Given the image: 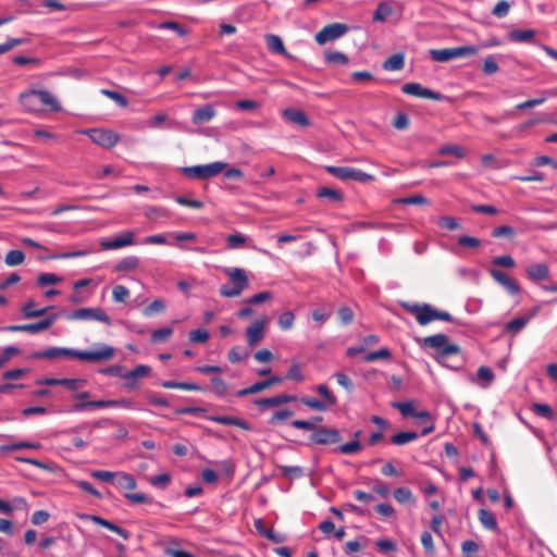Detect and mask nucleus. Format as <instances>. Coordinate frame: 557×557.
<instances>
[{"instance_id": "obj_1", "label": "nucleus", "mask_w": 557, "mask_h": 557, "mask_svg": "<svg viewBox=\"0 0 557 557\" xmlns=\"http://www.w3.org/2000/svg\"><path fill=\"white\" fill-rule=\"evenodd\" d=\"M115 350L107 344H99L94 351H81L65 347H51L46 350L35 351L32 355L34 359H58V358H76L82 361L101 362L113 358Z\"/></svg>"}, {"instance_id": "obj_2", "label": "nucleus", "mask_w": 557, "mask_h": 557, "mask_svg": "<svg viewBox=\"0 0 557 557\" xmlns=\"http://www.w3.org/2000/svg\"><path fill=\"white\" fill-rule=\"evenodd\" d=\"M420 345L424 348L435 349L436 361L445 367L458 369L463 363L460 346L450 343L445 334L440 333L426 336L420 341Z\"/></svg>"}, {"instance_id": "obj_3", "label": "nucleus", "mask_w": 557, "mask_h": 557, "mask_svg": "<svg viewBox=\"0 0 557 557\" xmlns=\"http://www.w3.org/2000/svg\"><path fill=\"white\" fill-rule=\"evenodd\" d=\"M22 106L30 112H39L45 107L51 111H60L61 106L53 95L48 90H28L20 95Z\"/></svg>"}, {"instance_id": "obj_4", "label": "nucleus", "mask_w": 557, "mask_h": 557, "mask_svg": "<svg viewBox=\"0 0 557 557\" xmlns=\"http://www.w3.org/2000/svg\"><path fill=\"white\" fill-rule=\"evenodd\" d=\"M400 306L407 312L413 314L417 322L422 326L428 325L435 320H442L446 322H451L454 320L453 315L449 312L437 310L429 304H412L408 301H403L400 302Z\"/></svg>"}, {"instance_id": "obj_5", "label": "nucleus", "mask_w": 557, "mask_h": 557, "mask_svg": "<svg viewBox=\"0 0 557 557\" xmlns=\"http://www.w3.org/2000/svg\"><path fill=\"white\" fill-rule=\"evenodd\" d=\"M223 272L230 278L232 285L223 284L220 287V295L225 298L240 296L249 285L247 272L240 268H225Z\"/></svg>"}, {"instance_id": "obj_6", "label": "nucleus", "mask_w": 557, "mask_h": 557, "mask_svg": "<svg viewBox=\"0 0 557 557\" xmlns=\"http://www.w3.org/2000/svg\"><path fill=\"white\" fill-rule=\"evenodd\" d=\"M478 52L479 48L476 46L469 45L444 49H431L430 57L435 62H448L453 59L473 55Z\"/></svg>"}, {"instance_id": "obj_7", "label": "nucleus", "mask_w": 557, "mask_h": 557, "mask_svg": "<svg viewBox=\"0 0 557 557\" xmlns=\"http://www.w3.org/2000/svg\"><path fill=\"white\" fill-rule=\"evenodd\" d=\"M325 171L341 181L369 183L375 180L374 175L350 166L327 165Z\"/></svg>"}, {"instance_id": "obj_8", "label": "nucleus", "mask_w": 557, "mask_h": 557, "mask_svg": "<svg viewBox=\"0 0 557 557\" xmlns=\"http://www.w3.org/2000/svg\"><path fill=\"white\" fill-rule=\"evenodd\" d=\"M226 165L225 162L216 161L205 165L186 166L182 171L188 177L207 180L223 172Z\"/></svg>"}, {"instance_id": "obj_9", "label": "nucleus", "mask_w": 557, "mask_h": 557, "mask_svg": "<svg viewBox=\"0 0 557 557\" xmlns=\"http://www.w3.org/2000/svg\"><path fill=\"white\" fill-rule=\"evenodd\" d=\"M83 134H86L94 144L104 149L114 147L120 140V135L116 132L107 128H90L83 131Z\"/></svg>"}, {"instance_id": "obj_10", "label": "nucleus", "mask_w": 557, "mask_h": 557, "mask_svg": "<svg viewBox=\"0 0 557 557\" xmlns=\"http://www.w3.org/2000/svg\"><path fill=\"white\" fill-rule=\"evenodd\" d=\"M69 320L99 321L106 324L111 323L110 317L99 307L79 308L67 315Z\"/></svg>"}, {"instance_id": "obj_11", "label": "nucleus", "mask_w": 557, "mask_h": 557, "mask_svg": "<svg viewBox=\"0 0 557 557\" xmlns=\"http://www.w3.org/2000/svg\"><path fill=\"white\" fill-rule=\"evenodd\" d=\"M309 440L315 445H333L342 441V435L337 429L318 426L310 434Z\"/></svg>"}, {"instance_id": "obj_12", "label": "nucleus", "mask_w": 557, "mask_h": 557, "mask_svg": "<svg viewBox=\"0 0 557 557\" xmlns=\"http://www.w3.org/2000/svg\"><path fill=\"white\" fill-rule=\"evenodd\" d=\"M58 313H53L41 321L29 324H17V325H8L2 327V331L7 332H27L32 334L39 333L41 331L48 330L57 320Z\"/></svg>"}, {"instance_id": "obj_13", "label": "nucleus", "mask_w": 557, "mask_h": 557, "mask_svg": "<svg viewBox=\"0 0 557 557\" xmlns=\"http://www.w3.org/2000/svg\"><path fill=\"white\" fill-rule=\"evenodd\" d=\"M348 32V26L343 23H332L324 26L315 34V41L319 45H324L327 41L335 40Z\"/></svg>"}, {"instance_id": "obj_14", "label": "nucleus", "mask_w": 557, "mask_h": 557, "mask_svg": "<svg viewBox=\"0 0 557 557\" xmlns=\"http://www.w3.org/2000/svg\"><path fill=\"white\" fill-rule=\"evenodd\" d=\"M401 91L409 96L431 99L434 101H441L444 98L442 94L425 88L419 83H406L405 85H403Z\"/></svg>"}, {"instance_id": "obj_15", "label": "nucleus", "mask_w": 557, "mask_h": 557, "mask_svg": "<svg viewBox=\"0 0 557 557\" xmlns=\"http://www.w3.org/2000/svg\"><path fill=\"white\" fill-rule=\"evenodd\" d=\"M488 273L498 284H500L506 289L509 295L515 296L520 293L521 288L517 281L508 276L505 272L497 269H490Z\"/></svg>"}, {"instance_id": "obj_16", "label": "nucleus", "mask_w": 557, "mask_h": 557, "mask_svg": "<svg viewBox=\"0 0 557 557\" xmlns=\"http://www.w3.org/2000/svg\"><path fill=\"white\" fill-rule=\"evenodd\" d=\"M268 322L265 317L256 320L251 325L246 329V338L250 347L256 346L264 337V326Z\"/></svg>"}, {"instance_id": "obj_17", "label": "nucleus", "mask_w": 557, "mask_h": 557, "mask_svg": "<svg viewBox=\"0 0 557 557\" xmlns=\"http://www.w3.org/2000/svg\"><path fill=\"white\" fill-rule=\"evenodd\" d=\"M135 243V233L127 231L124 234L114 237L111 240H102L100 246L106 250L120 249L126 246H131Z\"/></svg>"}, {"instance_id": "obj_18", "label": "nucleus", "mask_w": 557, "mask_h": 557, "mask_svg": "<svg viewBox=\"0 0 557 557\" xmlns=\"http://www.w3.org/2000/svg\"><path fill=\"white\" fill-rule=\"evenodd\" d=\"M83 519H87L91 522H94L95 524H98L100 527H103L114 533H116L117 535H120L121 537H123L124 540H128L129 539V533L125 530V529H122L120 528L119 525H116L115 523L100 517V516H96V515H83L82 516Z\"/></svg>"}, {"instance_id": "obj_19", "label": "nucleus", "mask_w": 557, "mask_h": 557, "mask_svg": "<svg viewBox=\"0 0 557 557\" xmlns=\"http://www.w3.org/2000/svg\"><path fill=\"white\" fill-rule=\"evenodd\" d=\"M215 115L216 110L212 104H203L194 111L191 122L195 125H201L213 120Z\"/></svg>"}, {"instance_id": "obj_20", "label": "nucleus", "mask_w": 557, "mask_h": 557, "mask_svg": "<svg viewBox=\"0 0 557 557\" xmlns=\"http://www.w3.org/2000/svg\"><path fill=\"white\" fill-rule=\"evenodd\" d=\"M264 40L268 49L271 52L284 55L287 59H294V57L290 53H288V51L285 49L283 40L280 36L274 34H267L264 36Z\"/></svg>"}, {"instance_id": "obj_21", "label": "nucleus", "mask_w": 557, "mask_h": 557, "mask_svg": "<svg viewBox=\"0 0 557 557\" xmlns=\"http://www.w3.org/2000/svg\"><path fill=\"white\" fill-rule=\"evenodd\" d=\"M255 528L261 536L273 543H283L286 539L285 534L275 532L272 528H268L262 519H257L255 521Z\"/></svg>"}, {"instance_id": "obj_22", "label": "nucleus", "mask_w": 557, "mask_h": 557, "mask_svg": "<svg viewBox=\"0 0 557 557\" xmlns=\"http://www.w3.org/2000/svg\"><path fill=\"white\" fill-rule=\"evenodd\" d=\"M296 400H297V397L294 395L282 394V395H277L274 397L257 399V400H255V405L260 408H270V407L280 406L283 404L294 403Z\"/></svg>"}, {"instance_id": "obj_23", "label": "nucleus", "mask_w": 557, "mask_h": 557, "mask_svg": "<svg viewBox=\"0 0 557 557\" xmlns=\"http://www.w3.org/2000/svg\"><path fill=\"white\" fill-rule=\"evenodd\" d=\"M208 420L225 425H234L243 430H250V425L243 419L228 416H209Z\"/></svg>"}, {"instance_id": "obj_24", "label": "nucleus", "mask_w": 557, "mask_h": 557, "mask_svg": "<svg viewBox=\"0 0 557 557\" xmlns=\"http://www.w3.org/2000/svg\"><path fill=\"white\" fill-rule=\"evenodd\" d=\"M283 116L290 123H294V124H297L300 126H308L310 124L308 116L301 110H296L293 108L285 109L283 111Z\"/></svg>"}, {"instance_id": "obj_25", "label": "nucleus", "mask_w": 557, "mask_h": 557, "mask_svg": "<svg viewBox=\"0 0 557 557\" xmlns=\"http://www.w3.org/2000/svg\"><path fill=\"white\" fill-rule=\"evenodd\" d=\"M549 274V269L545 263L532 264L527 268V275L531 281L539 282L546 278Z\"/></svg>"}, {"instance_id": "obj_26", "label": "nucleus", "mask_w": 557, "mask_h": 557, "mask_svg": "<svg viewBox=\"0 0 557 557\" xmlns=\"http://www.w3.org/2000/svg\"><path fill=\"white\" fill-rule=\"evenodd\" d=\"M405 66V54L401 52L388 57L382 64L385 71H400Z\"/></svg>"}, {"instance_id": "obj_27", "label": "nucleus", "mask_w": 557, "mask_h": 557, "mask_svg": "<svg viewBox=\"0 0 557 557\" xmlns=\"http://www.w3.org/2000/svg\"><path fill=\"white\" fill-rule=\"evenodd\" d=\"M140 264V260L136 256H128L120 260L114 265L115 272H131L135 271Z\"/></svg>"}, {"instance_id": "obj_28", "label": "nucleus", "mask_w": 557, "mask_h": 557, "mask_svg": "<svg viewBox=\"0 0 557 557\" xmlns=\"http://www.w3.org/2000/svg\"><path fill=\"white\" fill-rule=\"evenodd\" d=\"M34 307H35V301L33 299H29L28 301H26L23 305L22 313L26 319L42 317L50 309V307H45L41 309H35Z\"/></svg>"}, {"instance_id": "obj_29", "label": "nucleus", "mask_w": 557, "mask_h": 557, "mask_svg": "<svg viewBox=\"0 0 557 557\" xmlns=\"http://www.w3.org/2000/svg\"><path fill=\"white\" fill-rule=\"evenodd\" d=\"M478 518L482 525L487 530H496L497 521L493 512L487 509L481 508L478 512Z\"/></svg>"}, {"instance_id": "obj_30", "label": "nucleus", "mask_w": 557, "mask_h": 557, "mask_svg": "<svg viewBox=\"0 0 557 557\" xmlns=\"http://www.w3.org/2000/svg\"><path fill=\"white\" fill-rule=\"evenodd\" d=\"M535 37L533 29H515L509 33V39L516 42H529Z\"/></svg>"}, {"instance_id": "obj_31", "label": "nucleus", "mask_w": 557, "mask_h": 557, "mask_svg": "<svg viewBox=\"0 0 557 557\" xmlns=\"http://www.w3.org/2000/svg\"><path fill=\"white\" fill-rule=\"evenodd\" d=\"M394 498L400 504H413L416 503V497L410 488L408 487H397L393 492Z\"/></svg>"}, {"instance_id": "obj_32", "label": "nucleus", "mask_w": 557, "mask_h": 557, "mask_svg": "<svg viewBox=\"0 0 557 557\" xmlns=\"http://www.w3.org/2000/svg\"><path fill=\"white\" fill-rule=\"evenodd\" d=\"M114 484L125 490H135L137 486L135 478L132 474L125 472L116 473Z\"/></svg>"}, {"instance_id": "obj_33", "label": "nucleus", "mask_w": 557, "mask_h": 557, "mask_svg": "<svg viewBox=\"0 0 557 557\" xmlns=\"http://www.w3.org/2000/svg\"><path fill=\"white\" fill-rule=\"evenodd\" d=\"M161 386L169 389L202 391L201 386L186 382L163 381Z\"/></svg>"}, {"instance_id": "obj_34", "label": "nucleus", "mask_w": 557, "mask_h": 557, "mask_svg": "<svg viewBox=\"0 0 557 557\" xmlns=\"http://www.w3.org/2000/svg\"><path fill=\"white\" fill-rule=\"evenodd\" d=\"M115 404L112 401V399L109 400H91V401H85L79 403L74 406V409L76 411H82L86 408H108V407H114Z\"/></svg>"}, {"instance_id": "obj_35", "label": "nucleus", "mask_w": 557, "mask_h": 557, "mask_svg": "<svg viewBox=\"0 0 557 557\" xmlns=\"http://www.w3.org/2000/svg\"><path fill=\"white\" fill-rule=\"evenodd\" d=\"M530 321V317H519V318H516L511 321H509L506 326H505V331L507 333H512V334H517L519 333L522 329L525 327V325L529 323Z\"/></svg>"}, {"instance_id": "obj_36", "label": "nucleus", "mask_w": 557, "mask_h": 557, "mask_svg": "<svg viewBox=\"0 0 557 557\" xmlns=\"http://www.w3.org/2000/svg\"><path fill=\"white\" fill-rule=\"evenodd\" d=\"M417 432H399L391 437V443L403 446L418 438Z\"/></svg>"}, {"instance_id": "obj_37", "label": "nucleus", "mask_w": 557, "mask_h": 557, "mask_svg": "<svg viewBox=\"0 0 557 557\" xmlns=\"http://www.w3.org/2000/svg\"><path fill=\"white\" fill-rule=\"evenodd\" d=\"M150 371H151V368L149 366L139 364L136 368H134L133 370L124 373L122 375V379L136 381L137 379L148 375L150 373Z\"/></svg>"}, {"instance_id": "obj_38", "label": "nucleus", "mask_w": 557, "mask_h": 557, "mask_svg": "<svg viewBox=\"0 0 557 557\" xmlns=\"http://www.w3.org/2000/svg\"><path fill=\"white\" fill-rule=\"evenodd\" d=\"M438 153L442 156L451 154L456 158L462 159L466 157L467 151L462 146L459 145H444L440 147Z\"/></svg>"}, {"instance_id": "obj_39", "label": "nucleus", "mask_w": 557, "mask_h": 557, "mask_svg": "<svg viewBox=\"0 0 557 557\" xmlns=\"http://www.w3.org/2000/svg\"><path fill=\"white\" fill-rule=\"evenodd\" d=\"M392 13L393 9L387 2H380L373 13V21L385 22Z\"/></svg>"}, {"instance_id": "obj_40", "label": "nucleus", "mask_w": 557, "mask_h": 557, "mask_svg": "<svg viewBox=\"0 0 557 557\" xmlns=\"http://www.w3.org/2000/svg\"><path fill=\"white\" fill-rule=\"evenodd\" d=\"M476 375H478V379L482 381L481 386L483 388L488 387L495 379L494 372L492 371L491 368H488L486 366H481L478 369Z\"/></svg>"}, {"instance_id": "obj_41", "label": "nucleus", "mask_w": 557, "mask_h": 557, "mask_svg": "<svg viewBox=\"0 0 557 557\" xmlns=\"http://www.w3.org/2000/svg\"><path fill=\"white\" fill-rule=\"evenodd\" d=\"M25 253L22 250L13 249L8 251L4 258V262L9 267H16L24 262Z\"/></svg>"}, {"instance_id": "obj_42", "label": "nucleus", "mask_w": 557, "mask_h": 557, "mask_svg": "<svg viewBox=\"0 0 557 557\" xmlns=\"http://www.w3.org/2000/svg\"><path fill=\"white\" fill-rule=\"evenodd\" d=\"M317 196L319 198H327L330 201H342L343 199V194L339 190L329 187L319 188Z\"/></svg>"}, {"instance_id": "obj_43", "label": "nucleus", "mask_w": 557, "mask_h": 557, "mask_svg": "<svg viewBox=\"0 0 557 557\" xmlns=\"http://www.w3.org/2000/svg\"><path fill=\"white\" fill-rule=\"evenodd\" d=\"M131 296L129 289L124 285H115L112 289V299L115 302L125 304Z\"/></svg>"}, {"instance_id": "obj_44", "label": "nucleus", "mask_w": 557, "mask_h": 557, "mask_svg": "<svg viewBox=\"0 0 557 557\" xmlns=\"http://www.w3.org/2000/svg\"><path fill=\"white\" fill-rule=\"evenodd\" d=\"M165 310V302L162 299H154L150 305L144 308L143 314L151 317L156 313H162Z\"/></svg>"}, {"instance_id": "obj_45", "label": "nucleus", "mask_w": 557, "mask_h": 557, "mask_svg": "<svg viewBox=\"0 0 557 557\" xmlns=\"http://www.w3.org/2000/svg\"><path fill=\"white\" fill-rule=\"evenodd\" d=\"M392 357V354H391V350L386 347H383L379 350H375V351H371L367 355L363 356V361L364 362H373V361H376V360H384V359H389Z\"/></svg>"}, {"instance_id": "obj_46", "label": "nucleus", "mask_w": 557, "mask_h": 557, "mask_svg": "<svg viewBox=\"0 0 557 557\" xmlns=\"http://www.w3.org/2000/svg\"><path fill=\"white\" fill-rule=\"evenodd\" d=\"M368 543V539L361 536L358 540L349 541L344 545V550L346 554L351 555L354 553L360 552Z\"/></svg>"}, {"instance_id": "obj_47", "label": "nucleus", "mask_w": 557, "mask_h": 557, "mask_svg": "<svg viewBox=\"0 0 557 557\" xmlns=\"http://www.w3.org/2000/svg\"><path fill=\"white\" fill-rule=\"evenodd\" d=\"M295 315L292 311H284L280 314L277 324L282 331H288L293 329Z\"/></svg>"}, {"instance_id": "obj_48", "label": "nucleus", "mask_w": 557, "mask_h": 557, "mask_svg": "<svg viewBox=\"0 0 557 557\" xmlns=\"http://www.w3.org/2000/svg\"><path fill=\"white\" fill-rule=\"evenodd\" d=\"M172 334H173V329L169 327V326L154 330L151 333V342H153V343L166 342L170 339Z\"/></svg>"}, {"instance_id": "obj_49", "label": "nucleus", "mask_w": 557, "mask_h": 557, "mask_svg": "<svg viewBox=\"0 0 557 557\" xmlns=\"http://www.w3.org/2000/svg\"><path fill=\"white\" fill-rule=\"evenodd\" d=\"M267 388H269V386H268L265 380L264 381H259V382L253 383L249 387L239 389L237 392V396L243 397V396H247V395H250V394H257V393H260V392H262V391H264Z\"/></svg>"}, {"instance_id": "obj_50", "label": "nucleus", "mask_w": 557, "mask_h": 557, "mask_svg": "<svg viewBox=\"0 0 557 557\" xmlns=\"http://www.w3.org/2000/svg\"><path fill=\"white\" fill-rule=\"evenodd\" d=\"M99 425H102V426H108V425L115 426L116 428V433H115L114 436L116 438H125L128 435V430L122 423H120L119 421H115V420H112V419H106V420L99 422Z\"/></svg>"}, {"instance_id": "obj_51", "label": "nucleus", "mask_w": 557, "mask_h": 557, "mask_svg": "<svg viewBox=\"0 0 557 557\" xmlns=\"http://www.w3.org/2000/svg\"><path fill=\"white\" fill-rule=\"evenodd\" d=\"M100 92L107 96L108 98L112 99L121 108H125L128 104L127 98L115 90L101 89Z\"/></svg>"}, {"instance_id": "obj_52", "label": "nucleus", "mask_w": 557, "mask_h": 557, "mask_svg": "<svg viewBox=\"0 0 557 557\" xmlns=\"http://www.w3.org/2000/svg\"><path fill=\"white\" fill-rule=\"evenodd\" d=\"M300 401L301 404L313 410L325 411L327 409V406L324 401L313 397L305 396L300 398Z\"/></svg>"}, {"instance_id": "obj_53", "label": "nucleus", "mask_w": 557, "mask_h": 557, "mask_svg": "<svg viewBox=\"0 0 557 557\" xmlns=\"http://www.w3.org/2000/svg\"><path fill=\"white\" fill-rule=\"evenodd\" d=\"M158 27L161 29H171L175 32L180 37H185L188 34V30L185 27L174 21L162 22Z\"/></svg>"}, {"instance_id": "obj_54", "label": "nucleus", "mask_w": 557, "mask_h": 557, "mask_svg": "<svg viewBox=\"0 0 557 557\" xmlns=\"http://www.w3.org/2000/svg\"><path fill=\"white\" fill-rule=\"evenodd\" d=\"M317 392L323 397L326 406H335L337 404L336 397L325 384L318 385Z\"/></svg>"}, {"instance_id": "obj_55", "label": "nucleus", "mask_w": 557, "mask_h": 557, "mask_svg": "<svg viewBox=\"0 0 557 557\" xmlns=\"http://www.w3.org/2000/svg\"><path fill=\"white\" fill-rule=\"evenodd\" d=\"M280 470L285 478L297 479L304 475V470L299 466H280Z\"/></svg>"}, {"instance_id": "obj_56", "label": "nucleus", "mask_w": 557, "mask_h": 557, "mask_svg": "<svg viewBox=\"0 0 557 557\" xmlns=\"http://www.w3.org/2000/svg\"><path fill=\"white\" fill-rule=\"evenodd\" d=\"M210 381H211L213 393L218 397H224L227 393V384L225 383V381L219 376H214Z\"/></svg>"}, {"instance_id": "obj_57", "label": "nucleus", "mask_w": 557, "mask_h": 557, "mask_svg": "<svg viewBox=\"0 0 557 557\" xmlns=\"http://www.w3.org/2000/svg\"><path fill=\"white\" fill-rule=\"evenodd\" d=\"M325 61L327 63L344 65L348 63V57L339 51H330L325 53Z\"/></svg>"}, {"instance_id": "obj_58", "label": "nucleus", "mask_w": 557, "mask_h": 557, "mask_svg": "<svg viewBox=\"0 0 557 557\" xmlns=\"http://www.w3.org/2000/svg\"><path fill=\"white\" fill-rule=\"evenodd\" d=\"M480 546L476 542L468 540L461 544V552L465 557H476Z\"/></svg>"}, {"instance_id": "obj_59", "label": "nucleus", "mask_w": 557, "mask_h": 557, "mask_svg": "<svg viewBox=\"0 0 557 557\" xmlns=\"http://www.w3.org/2000/svg\"><path fill=\"white\" fill-rule=\"evenodd\" d=\"M62 281V277L53 273H41L38 275L36 283L38 286H46L49 284H58Z\"/></svg>"}, {"instance_id": "obj_60", "label": "nucleus", "mask_w": 557, "mask_h": 557, "mask_svg": "<svg viewBox=\"0 0 557 557\" xmlns=\"http://www.w3.org/2000/svg\"><path fill=\"white\" fill-rule=\"evenodd\" d=\"M362 449V445L358 440L345 443L338 447V451L345 455L356 454Z\"/></svg>"}, {"instance_id": "obj_61", "label": "nucleus", "mask_w": 557, "mask_h": 557, "mask_svg": "<svg viewBox=\"0 0 557 557\" xmlns=\"http://www.w3.org/2000/svg\"><path fill=\"white\" fill-rule=\"evenodd\" d=\"M532 410L537 416L552 420L554 418V411L547 404H533Z\"/></svg>"}, {"instance_id": "obj_62", "label": "nucleus", "mask_w": 557, "mask_h": 557, "mask_svg": "<svg viewBox=\"0 0 557 557\" xmlns=\"http://www.w3.org/2000/svg\"><path fill=\"white\" fill-rule=\"evenodd\" d=\"M210 334L205 329H197L189 332V341L191 343H207Z\"/></svg>"}, {"instance_id": "obj_63", "label": "nucleus", "mask_w": 557, "mask_h": 557, "mask_svg": "<svg viewBox=\"0 0 557 557\" xmlns=\"http://www.w3.org/2000/svg\"><path fill=\"white\" fill-rule=\"evenodd\" d=\"M458 245L465 248L478 249L481 246V240L476 237L462 235L458 238Z\"/></svg>"}, {"instance_id": "obj_64", "label": "nucleus", "mask_w": 557, "mask_h": 557, "mask_svg": "<svg viewBox=\"0 0 557 557\" xmlns=\"http://www.w3.org/2000/svg\"><path fill=\"white\" fill-rule=\"evenodd\" d=\"M337 315L343 325H348L354 321V312L347 306L341 307L337 311Z\"/></svg>"}]
</instances>
